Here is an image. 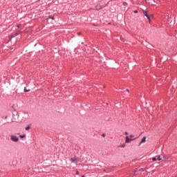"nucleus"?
<instances>
[{
    "instance_id": "nucleus-1",
    "label": "nucleus",
    "mask_w": 177,
    "mask_h": 177,
    "mask_svg": "<svg viewBox=\"0 0 177 177\" xmlns=\"http://www.w3.org/2000/svg\"><path fill=\"white\" fill-rule=\"evenodd\" d=\"M10 140H12V142H19V138L16 136H11Z\"/></svg>"
},
{
    "instance_id": "nucleus-2",
    "label": "nucleus",
    "mask_w": 177,
    "mask_h": 177,
    "mask_svg": "<svg viewBox=\"0 0 177 177\" xmlns=\"http://www.w3.org/2000/svg\"><path fill=\"white\" fill-rule=\"evenodd\" d=\"M71 162H73L74 164H78L79 160H78L77 158L74 157V158H71Z\"/></svg>"
},
{
    "instance_id": "nucleus-3",
    "label": "nucleus",
    "mask_w": 177,
    "mask_h": 177,
    "mask_svg": "<svg viewBox=\"0 0 177 177\" xmlns=\"http://www.w3.org/2000/svg\"><path fill=\"white\" fill-rule=\"evenodd\" d=\"M19 34H21V31L19 30L15 34L12 35L11 38H15V37H17V35H19Z\"/></svg>"
},
{
    "instance_id": "nucleus-4",
    "label": "nucleus",
    "mask_w": 177,
    "mask_h": 177,
    "mask_svg": "<svg viewBox=\"0 0 177 177\" xmlns=\"http://www.w3.org/2000/svg\"><path fill=\"white\" fill-rule=\"evenodd\" d=\"M131 140H133L129 139V138L128 136H126V138H125L126 143H131Z\"/></svg>"
},
{
    "instance_id": "nucleus-5",
    "label": "nucleus",
    "mask_w": 177,
    "mask_h": 177,
    "mask_svg": "<svg viewBox=\"0 0 177 177\" xmlns=\"http://www.w3.org/2000/svg\"><path fill=\"white\" fill-rule=\"evenodd\" d=\"M143 14L145 15V16H146V17L147 18V19H149V17H150L148 14H147V11H146V10H143Z\"/></svg>"
},
{
    "instance_id": "nucleus-6",
    "label": "nucleus",
    "mask_w": 177,
    "mask_h": 177,
    "mask_svg": "<svg viewBox=\"0 0 177 177\" xmlns=\"http://www.w3.org/2000/svg\"><path fill=\"white\" fill-rule=\"evenodd\" d=\"M145 142H146V137H144V138L141 140V141H140V144H139V146H140V145H142V143H145Z\"/></svg>"
},
{
    "instance_id": "nucleus-7",
    "label": "nucleus",
    "mask_w": 177,
    "mask_h": 177,
    "mask_svg": "<svg viewBox=\"0 0 177 177\" xmlns=\"http://www.w3.org/2000/svg\"><path fill=\"white\" fill-rule=\"evenodd\" d=\"M157 159H158V161H161V160H162V158H161V156H158L157 157Z\"/></svg>"
},
{
    "instance_id": "nucleus-8",
    "label": "nucleus",
    "mask_w": 177,
    "mask_h": 177,
    "mask_svg": "<svg viewBox=\"0 0 177 177\" xmlns=\"http://www.w3.org/2000/svg\"><path fill=\"white\" fill-rule=\"evenodd\" d=\"M19 138H20L21 139H24V138H26V134H24V135H22V136H19Z\"/></svg>"
},
{
    "instance_id": "nucleus-9",
    "label": "nucleus",
    "mask_w": 177,
    "mask_h": 177,
    "mask_svg": "<svg viewBox=\"0 0 177 177\" xmlns=\"http://www.w3.org/2000/svg\"><path fill=\"white\" fill-rule=\"evenodd\" d=\"M31 127L30 126H28L25 128L26 131H28Z\"/></svg>"
},
{
    "instance_id": "nucleus-10",
    "label": "nucleus",
    "mask_w": 177,
    "mask_h": 177,
    "mask_svg": "<svg viewBox=\"0 0 177 177\" xmlns=\"http://www.w3.org/2000/svg\"><path fill=\"white\" fill-rule=\"evenodd\" d=\"M24 92H30V89H27L26 88H24Z\"/></svg>"
},
{
    "instance_id": "nucleus-11",
    "label": "nucleus",
    "mask_w": 177,
    "mask_h": 177,
    "mask_svg": "<svg viewBox=\"0 0 177 177\" xmlns=\"http://www.w3.org/2000/svg\"><path fill=\"white\" fill-rule=\"evenodd\" d=\"M157 160H158V159H157V158H156V157H154V158H152V161H157Z\"/></svg>"
},
{
    "instance_id": "nucleus-12",
    "label": "nucleus",
    "mask_w": 177,
    "mask_h": 177,
    "mask_svg": "<svg viewBox=\"0 0 177 177\" xmlns=\"http://www.w3.org/2000/svg\"><path fill=\"white\" fill-rule=\"evenodd\" d=\"M129 175H130V176H133L135 175V174H133V173H132V172H130V173H129Z\"/></svg>"
},
{
    "instance_id": "nucleus-13",
    "label": "nucleus",
    "mask_w": 177,
    "mask_h": 177,
    "mask_svg": "<svg viewBox=\"0 0 177 177\" xmlns=\"http://www.w3.org/2000/svg\"><path fill=\"white\" fill-rule=\"evenodd\" d=\"M119 147H125V144H123V145L119 146Z\"/></svg>"
},
{
    "instance_id": "nucleus-14",
    "label": "nucleus",
    "mask_w": 177,
    "mask_h": 177,
    "mask_svg": "<svg viewBox=\"0 0 177 177\" xmlns=\"http://www.w3.org/2000/svg\"><path fill=\"white\" fill-rule=\"evenodd\" d=\"M127 5H128V3H127V2H124V3H123V6H127Z\"/></svg>"
},
{
    "instance_id": "nucleus-15",
    "label": "nucleus",
    "mask_w": 177,
    "mask_h": 177,
    "mask_svg": "<svg viewBox=\"0 0 177 177\" xmlns=\"http://www.w3.org/2000/svg\"><path fill=\"white\" fill-rule=\"evenodd\" d=\"M149 20V23H151V19H150V17H149V18H147Z\"/></svg>"
},
{
    "instance_id": "nucleus-16",
    "label": "nucleus",
    "mask_w": 177,
    "mask_h": 177,
    "mask_svg": "<svg viewBox=\"0 0 177 177\" xmlns=\"http://www.w3.org/2000/svg\"><path fill=\"white\" fill-rule=\"evenodd\" d=\"M49 19H52V20H55V17H50Z\"/></svg>"
},
{
    "instance_id": "nucleus-17",
    "label": "nucleus",
    "mask_w": 177,
    "mask_h": 177,
    "mask_svg": "<svg viewBox=\"0 0 177 177\" xmlns=\"http://www.w3.org/2000/svg\"><path fill=\"white\" fill-rule=\"evenodd\" d=\"M133 138H135V136L133 135H131L130 136V139H132Z\"/></svg>"
},
{
    "instance_id": "nucleus-18",
    "label": "nucleus",
    "mask_w": 177,
    "mask_h": 177,
    "mask_svg": "<svg viewBox=\"0 0 177 177\" xmlns=\"http://www.w3.org/2000/svg\"><path fill=\"white\" fill-rule=\"evenodd\" d=\"M96 9H97V10H99V9H100V7L98 6H96Z\"/></svg>"
},
{
    "instance_id": "nucleus-19",
    "label": "nucleus",
    "mask_w": 177,
    "mask_h": 177,
    "mask_svg": "<svg viewBox=\"0 0 177 177\" xmlns=\"http://www.w3.org/2000/svg\"><path fill=\"white\" fill-rule=\"evenodd\" d=\"M21 26V24L17 25L18 28H20Z\"/></svg>"
},
{
    "instance_id": "nucleus-20",
    "label": "nucleus",
    "mask_w": 177,
    "mask_h": 177,
    "mask_svg": "<svg viewBox=\"0 0 177 177\" xmlns=\"http://www.w3.org/2000/svg\"><path fill=\"white\" fill-rule=\"evenodd\" d=\"M133 13H138V10H134Z\"/></svg>"
},
{
    "instance_id": "nucleus-21",
    "label": "nucleus",
    "mask_w": 177,
    "mask_h": 177,
    "mask_svg": "<svg viewBox=\"0 0 177 177\" xmlns=\"http://www.w3.org/2000/svg\"><path fill=\"white\" fill-rule=\"evenodd\" d=\"M76 174H77V175H78L80 174V172L79 171H76Z\"/></svg>"
},
{
    "instance_id": "nucleus-22",
    "label": "nucleus",
    "mask_w": 177,
    "mask_h": 177,
    "mask_svg": "<svg viewBox=\"0 0 177 177\" xmlns=\"http://www.w3.org/2000/svg\"><path fill=\"white\" fill-rule=\"evenodd\" d=\"M124 133H125V135H128V132H127V131Z\"/></svg>"
},
{
    "instance_id": "nucleus-23",
    "label": "nucleus",
    "mask_w": 177,
    "mask_h": 177,
    "mask_svg": "<svg viewBox=\"0 0 177 177\" xmlns=\"http://www.w3.org/2000/svg\"><path fill=\"white\" fill-rule=\"evenodd\" d=\"M77 34H78V35H81V32H78Z\"/></svg>"
},
{
    "instance_id": "nucleus-24",
    "label": "nucleus",
    "mask_w": 177,
    "mask_h": 177,
    "mask_svg": "<svg viewBox=\"0 0 177 177\" xmlns=\"http://www.w3.org/2000/svg\"><path fill=\"white\" fill-rule=\"evenodd\" d=\"M151 17H153V15H151Z\"/></svg>"
},
{
    "instance_id": "nucleus-25",
    "label": "nucleus",
    "mask_w": 177,
    "mask_h": 177,
    "mask_svg": "<svg viewBox=\"0 0 177 177\" xmlns=\"http://www.w3.org/2000/svg\"><path fill=\"white\" fill-rule=\"evenodd\" d=\"M102 136L104 137V134H102Z\"/></svg>"
},
{
    "instance_id": "nucleus-26",
    "label": "nucleus",
    "mask_w": 177,
    "mask_h": 177,
    "mask_svg": "<svg viewBox=\"0 0 177 177\" xmlns=\"http://www.w3.org/2000/svg\"><path fill=\"white\" fill-rule=\"evenodd\" d=\"M129 90L127 89V91L128 92Z\"/></svg>"
},
{
    "instance_id": "nucleus-27",
    "label": "nucleus",
    "mask_w": 177,
    "mask_h": 177,
    "mask_svg": "<svg viewBox=\"0 0 177 177\" xmlns=\"http://www.w3.org/2000/svg\"><path fill=\"white\" fill-rule=\"evenodd\" d=\"M82 177H85V176H82Z\"/></svg>"
}]
</instances>
